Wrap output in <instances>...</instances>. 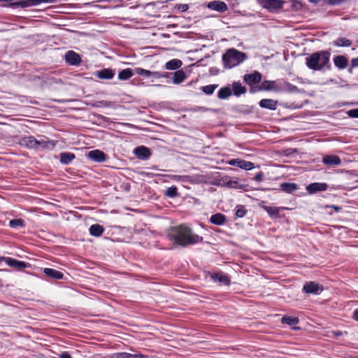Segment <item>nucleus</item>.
I'll use <instances>...</instances> for the list:
<instances>
[{
  "mask_svg": "<svg viewBox=\"0 0 358 358\" xmlns=\"http://www.w3.org/2000/svg\"><path fill=\"white\" fill-rule=\"evenodd\" d=\"M217 85H208L202 87V91L206 94H212L217 88Z\"/></svg>",
  "mask_w": 358,
  "mask_h": 358,
  "instance_id": "38",
  "label": "nucleus"
},
{
  "mask_svg": "<svg viewBox=\"0 0 358 358\" xmlns=\"http://www.w3.org/2000/svg\"><path fill=\"white\" fill-rule=\"evenodd\" d=\"M229 164L231 166H236L244 170H251L255 167L253 163L241 159H231L229 162Z\"/></svg>",
  "mask_w": 358,
  "mask_h": 358,
  "instance_id": "7",
  "label": "nucleus"
},
{
  "mask_svg": "<svg viewBox=\"0 0 358 358\" xmlns=\"http://www.w3.org/2000/svg\"><path fill=\"white\" fill-rule=\"evenodd\" d=\"M75 158V155L71 152H62L60 154V162L64 164L71 163Z\"/></svg>",
  "mask_w": 358,
  "mask_h": 358,
  "instance_id": "29",
  "label": "nucleus"
},
{
  "mask_svg": "<svg viewBox=\"0 0 358 358\" xmlns=\"http://www.w3.org/2000/svg\"><path fill=\"white\" fill-rule=\"evenodd\" d=\"M112 358H132V354L127 352H118L111 355Z\"/></svg>",
  "mask_w": 358,
  "mask_h": 358,
  "instance_id": "39",
  "label": "nucleus"
},
{
  "mask_svg": "<svg viewBox=\"0 0 358 358\" xmlns=\"http://www.w3.org/2000/svg\"><path fill=\"white\" fill-rule=\"evenodd\" d=\"M282 92L288 93H299L301 91L296 86L288 82L281 80L280 92Z\"/></svg>",
  "mask_w": 358,
  "mask_h": 358,
  "instance_id": "16",
  "label": "nucleus"
},
{
  "mask_svg": "<svg viewBox=\"0 0 358 358\" xmlns=\"http://www.w3.org/2000/svg\"><path fill=\"white\" fill-rule=\"evenodd\" d=\"M43 272L47 276L53 279L59 280L64 277V274L61 271L53 268H44Z\"/></svg>",
  "mask_w": 358,
  "mask_h": 358,
  "instance_id": "22",
  "label": "nucleus"
},
{
  "mask_svg": "<svg viewBox=\"0 0 358 358\" xmlns=\"http://www.w3.org/2000/svg\"><path fill=\"white\" fill-rule=\"evenodd\" d=\"M258 3L264 8L267 9L270 12H276L281 9L285 3L282 0H257Z\"/></svg>",
  "mask_w": 358,
  "mask_h": 358,
  "instance_id": "5",
  "label": "nucleus"
},
{
  "mask_svg": "<svg viewBox=\"0 0 358 358\" xmlns=\"http://www.w3.org/2000/svg\"><path fill=\"white\" fill-rule=\"evenodd\" d=\"M333 334L336 336H340L342 335V332L341 331H334Z\"/></svg>",
  "mask_w": 358,
  "mask_h": 358,
  "instance_id": "51",
  "label": "nucleus"
},
{
  "mask_svg": "<svg viewBox=\"0 0 358 358\" xmlns=\"http://www.w3.org/2000/svg\"><path fill=\"white\" fill-rule=\"evenodd\" d=\"M330 52L327 50L319 51L306 57L307 66L314 71H321L324 68L329 69Z\"/></svg>",
  "mask_w": 358,
  "mask_h": 358,
  "instance_id": "2",
  "label": "nucleus"
},
{
  "mask_svg": "<svg viewBox=\"0 0 358 358\" xmlns=\"http://www.w3.org/2000/svg\"><path fill=\"white\" fill-rule=\"evenodd\" d=\"M208 8L220 13L224 12L227 10V6L224 1H213L208 4Z\"/></svg>",
  "mask_w": 358,
  "mask_h": 358,
  "instance_id": "11",
  "label": "nucleus"
},
{
  "mask_svg": "<svg viewBox=\"0 0 358 358\" xmlns=\"http://www.w3.org/2000/svg\"><path fill=\"white\" fill-rule=\"evenodd\" d=\"M281 321H282V323H283V324H287L292 326V325L298 324L299 320L298 317L285 315L282 318Z\"/></svg>",
  "mask_w": 358,
  "mask_h": 358,
  "instance_id": "35",
  "label": "nucleus"
},
{
  "mask_svg": "<svg viewBox=\"0 0 358 358\" xmlns=\"http://www.w3.org/2000/svg\"><path fill=\"white\" fill-rule=\"evenodd\" d=\"M328 185L327 183L324 182H313L310 184L306 187V190L310 194H314L317 192L320 191H325L327 189Z\"/></svg>",
  "mask_w": 358,
  "mask_h": 358,
  "instance_id": "9",
  "label": "nucleus"
},
{
  "mask_svg": "<svg viewBox=\"0 0 358 358\" xmlns=\"http://www.w3.org/2000/svg\"><path fill=\"white\" fill-rule=\"evenodd\" d=\"M65 59L71 65H77L80 62L79 55L71 50L66 53Z\"/></svg>",
  "mask_w": 358,
  "mask_h": 358,
  "instance_id": "12",
  "label": "nucleus"
},
{
  "mask_svg": "<svg viewBox=\"0 0 358 358\" xmlns=\"http://www.w3.org/2000/svg\"><path fill=\"white\" fill-rule=\"evenodd\" d=\"M357 42H358V39H357Z\"/></svg>",
  "mask_w": 358,
  "mask_h": 358,
  "instance_id": "56",
  "label": "nucleus"
},
{
  "mask_svg": "<svg viewBox=\"0 0 358 358\" xmlns=\"http://www.w3.org/2000/svg\"><path fill=\"white\" fill-rule=\"evenodd\" d=\"M263 173L262 172H259L255 176V180L258 181V182H261L262 180H263Z\"/></svg>",
  "mask_w": 358,
  "mask_h": 358,
  "instance_id": "47",
  "label": "nucleus"
},
{
  "mask_svg": "<svg viewBox=\"0 0 358 358\" xmlns=\"http://www.w3.org/2000/svg\"><path fill=\"white\" fill-rule=\"evenodd\" d=\"M210 222L216 225H222L226 222V217L222 213H216L210 217Z\"/></svg>",
  "mask_w": 358,
  "mask_h": 358,
  "instance_id": "25",
  "label": "nucleus"
},
{
  "mask_svg": "<svg viewBox=\"0 0 358 358\" xmlns=\"http://www.w3.org/2000/svg\"><path fill=\"white\" fill-rule=\"evenodd\" d=\"M281 87V80L280 81H275V80H264L262 82L261 86L259 87L252 88L250 92L254 93L258 90H265V91H273L275 92H280Z\"/></svg>",
  "mask_w": 358,
  "mask_h": 358,
  "instance_id": "4",
  "label": "nucleus"
},
{
  "mask_svg": "<svg viewBox=\"0 0 358 358\" xmlns=\"http://www.w3.org/2000/svg\"><path fill=\"white\" fill-rule=\"evenodd\" d=\"M262 75L259 72H255L251 74H245L244 76L245 81L249 85L257 84L261 81Z\"/></svg>",
  "mask_w": 358,
  "mask_h": 358,
  "instance_id": "15",
  "label": "nucleus"
},
{
  "mask_svg": "<svg viewBox=\"0 0 358 358\" xmlns=\"http://www.w3.org/2000/svg\"><path fill=\"white\" fill-rule=\"evenodd\" d=\"M20 144L22 146H24L29 148L36 149V139L31 136H25L20 140Z\"/></svg>",
  "mask_w": 358,
  "mask_h": 358,
  "instance_id": "13",
  "label": "nucleus"
},
{
  "mask_svg": "<svg viewBox=\"0 0 358 358\" xmlns=\"http://www.w3.org/2000/svg\"><path fill=\"white\" fill-rule=\"evenodd\" d=\"M182 61L178 59H173L167 62L165 64V68L167 70H176L181 67Z\"/></svg>",
  "mask_w": 358,
  "mask_h": 358,
  "instance_id": "26",
  "label": "nucleus"
},
{
  "mask_svg": "<svg viewBox=\"0 0 358 358\" xmlns=\"http://www.w3.org/2000/svg\"><path fill=\"white\" fill-rule=\"evenodd\" d=\"M211 278L215 282L217 281V282H219L222 285H229V283H230L229 278L226 275H224V274L213 273V274L211 275Z\"/></svg>",
  "mask_w": 358,
  "mask_h": 358,
  "instance_id": "24",
  "label": "nucleus"
},
{
  "mask_svg": "<svg viewBox=\"0 0 358 358\" xmlns=\"http://www.w3.org/2000/svg\"><path fill=\"white\" fill-rule=\"evenodd\" d=\"M134 73L131 69H126L124 70H122L118 73V78L121 80H126L129 79L132 76Z\"/></svg>",
  "mask_w": 358,
  "mask_h": 358,
  "instance_id": "33",
  "label": "nucleus"
},
{
  "mask_svg": "<svg viewBox=\"0 0 358 358\" xmlns=\"http://www.w3.org/2000/svg\"><path fill=\"white\" fill-rule=\"evenodd\" d=\"M294 151L295 152L296 150H292V149H289V150H287V155L291 154V153H292Z\"/></svg>",
  "mask_w": 358,
  "mask_h": 358,
  "instance_id": "52",
  "label": "nucleus"
},
{
  "mask_svg": "<svg viewBox=\"0 0 358 358\" xmlns=\"http://www.w3.org/2000/svg\"><path fill=\"white\" fill-rule=\"evenodd\" d=\"M189 6L187 4H179L178 8L180 12H185L188 9Z\"/></svg>",
  "mask_w": 358,
  "mask_h": 358,
  "instance_id": "44",
  "label": "nucleus"
},
{
  "mask_svg": "<svg viewBox=\"0 0 358 358\" xmlns=\"http://www.w3.org/2000/svg\"><path fill=\"white\" fill-rule=\"evenodd\" d=\"M24 221L22 219H13L10 220L9 226L12 228H15L17 227H24Z\"/></svg>",
  "mask_w": 358,
  "mask_h": 358,
  "instance_id": "37",
  "label": "nucleus"
},
{
  "mask_svg": "<svg viewBox=\"0 0 358 358\" xmlns=\"http://www.w3.org/2000/svg\"><path fill=\"white\" fill-rule=\"evenodd\" d=\"M334 64L340 69H343L347 67L348 61L347 58L343 55L336 56L334 59Z\"/></svg>",
  "mask_w": 358,
  "mask_h": 358,
  "instance_id": "23",
  "label": "nucleus"
},
{
  "mask_svg": "<svg viewBox=\"0 0 358 358\" xmlns=\"http://www.w3.org/2000/svg\"><path fill=\"white\" fill-rule=\"evenodd\" d=\"M278 101L270 99H264L259 101L260 107L270 110H275Z\"/></svg>",
  "mask_w": 358,
  "mask_h": 358,
  "instance_id": "19",
  "label": "nucleus"
},
{
  "mask_svg": "<svg viewBox=\"0 0 358 358\" xmlns=\"http://www.w3.org/2000/svg\"><path fill=\"white\" fill-rule=\"evenodd\" d=\"M177 194V188L176 187H169L166 193V194L169 197H174Z\"/></svg>",
  "mask_w": 358,
  "mask_h": 358,
  "instance_id": "40",
  "label": "nucleus"
},
{
  "mask_svg": "<svg viewBox=\"0 0 358 358\" xmlns=\"http://www.w3.org/2000/svg\"><path fill=\"white\" fill-rule=\"evenodd\" d=\"M101 103L105 106H108L110 105L108 102H101Z\"/></svg>",
  "mask_w": 358,
  "mask_h": 358,
  "instance_id": "53",
  "label": "nucleus"
},
{
  "mask_svg": "<svg viewBox=\"0 0 358 358\" xmlns=\"http://www.w3.org/2000/svg\"><path fill=\"white\" fill-rule=\"evenodd\" d=\"M187 78L186 74L182 70H178L174 73L173 83L176 85L180 84Z\"/></svg>",
  "mask_w": 358,
  "mask_h": 358,
  "instance_id": "27",
  "label": "nucleus"
},
{
  "mask_svg": "<svg viewBox=\"0 0 358 358\" xmlns=\"http://www.w3.org/2000/svg\"><path fill=\"white\" fill-rule=\"evenodd\" d=\"M352 66V67H357L358 66V57L354 58L351 61Z\"/></svg>",
  "mask_w": 358,
  "mask_h": 358,
  "instance_id": "49",
  "label": "nucleus"
},
{
  "mask_svg": "<svg viewBox=\"0 0 358 358\" xmlns=\"http://www.w3.org/2000/svg\"><path fill=\"white\" fill-rule=\"evenodd\" d=\"M34 1V4L38 3L41 2L40 0H33Z\"/></svg>",
  "mask_w": 358,
  "mask_h": 358,
  "instance_id": "54",
  "label": "nucleus"
},
{
  "mask_svg": "<svg viewBox=\"0 0 358 358\" xmlns=\"http://www.w3.org/2000/svg\"><path fill=\"white\" fill-rule=\"evenodd\" d=\"M246 213V210L245 209V208L242 206L238 207V209L236 210V215L238 217H243L245 216Z\"/></svg>",
  "mask_w": 358,
  "mask_h": 358,
  "instance_id": "41",
  "label": "nucleus"
},
{
  "mask_svg": "<svg viewBox=\"0 0 358 358\" xmlns=\"http://www.w3.org/2000/svg\"><path fill=\"white\" fill-rule=\"evenodd\" d=\"M132 358H148V356L142 354H132Z\"/></svg>",
  "mask_w": 358,
  "mask_h": 358,
  "instance_id": "48",
  "label": "nucleus"
},
{
  "mask_svg": "<svg viewBox=\"0 0 358 358\" xmlns=\"http://www.w3.org/2000/svg\"><path fill=\"white\" fill-rule=\"evenodd\" d=\"M353 318L358 322V310H355L353 313Z\"/></svg>",
  "mask_w": 358,
  "mask_h": 358,
  "instance_id": "50",
  "label": "nucleus"
},
{
  "mask_svg": "<svg viewBox=\"0 0 358 358\" xmlns=\"http://www.w3.org/2000/svg\"><path fill=\"white\" fill-rule=\"evenodd\" d=\"M282 189L287 193H292L297 189V185L295 183L284 182L280 185Z\"/></svg>",
  "mask_w": 358,
  "mask_h": 358,
  "instance_id": "34",
  "label": "nucleus"
},
{
  "mask_svg": "<svg viewBox=\"0 0 358 358\" xmlns=\"http://www.w3.org/2000/svg\"><path fill=\"white\" fill-rule=\"evenodd\" d=\"M309 1L311 2L317 3V2L320 1V0H309Z\"/></svg>",
  "mask_w": 358,
  "mask_h": 358,
  "instance_id": "55",
  "label": "nucleus"
},
{
  "mask_svg": "<svg viewBox=\"0 0 358 358\" xmlns=\"http://www.w3.org/2000/svg\"><path fill=\"white\" fill-rule=\"evenodd\" d=\"M322 162L328 166H338L341 163V160L336 155H327L322 158Z\"/></svg>",
  "mask_w": 358,
  "mask_h": 358,
  "instance_id": "18",
  "label": "nucleus"
},
{
  "mask_svg": "<svg viewBox=\"0 0 358 358\" xmlns=\"http://www.w3.org/2000/svg\"><path fill=\"white\" fill-rule=\"evenodd\" d=\"M232 90L234 95L239 96L246 92L245 87L242 86L241 83L236 82L232 84Z\"/></svg>",
  "mask_w": 358,
  "mask_h": 358,
  "instance_id": "28",
  "label": "nucleus"
},
{
  "mask_svg": "<svg viewBox=\"0 0 358 358\" xmlns=\"http://www.w3.org/2000/svg\"><path fill=\"white\" fill-rule=\"evenodd\" d=\"M5 261L8 266L13 267L15 268H17L18 270H22V269L27 267V266H28V264H27L24 262L18 261L17 259H15L10 258V257L6 258Z\"/></svg>",
  "mask_w": 358,
  "mask_h": 358,
  "instance_id": "14",
  "label": "nucleus"
},
{
  "mask_svg": "<svg viewBox=\"0 0 358 358\" xmlns=\"http://www.w3.org/2000/svg\"><path fill=\"white\" fill-rule=\"evenodd\" d=\"M347 113L350 117L358 118V108L351 109Z\"/></svg>",
  "mask_w": 358,
  "mask_h": 358,
  "instance_id": "42",
  "label": "nucleus"
},
{
  "mask_svg": "<svg viewBox=\"0 0 358 358\" xmlns=\"http://www.w3.org/2000/svg\"><path fill=\"white\" fill-rule=\"evenodd\" d=\"M57 358H72V357L68 352H63L58 355Z\"/></svg>",
  "mask_w": 358,
  "mask_h": 358,
  "instance_id": "45",
  "label": "nucleus"
},
{
  "mask_svg": "<svg viewBox=\"0 0 358 358\" xmlns=\"http://www.w3.org/2000/svg\"><path fill=\"white\" fill-rule=\"evenodd\" d=\"M56 141H49L46 138H43L41 140L36 139V149L41 148L43 149H53L56 145Z\"/></svg>",
  "mask_w": 358,
  "mask_h": 358,
  "instance_id": "17",
  "label": "nucleus"
},
{
  "mask_svg": "<svg viewBox=\"0 0 358 358\" xmlns=\"http://www.w3.org/2000/svg\"><path fill=\"white\" fill-rule=\"evenodd\" d=\"M173 178L176 180H180V181H187L186 179L188 178L187 176H173Z\"/></svg>",
  "mask_w": 358,
  "mask_h": 358,
  "instance_id": "46",
  "label": "nucleus"
},
{
  "mask_svg": "<svg viewBox=\"0 0 358 358\" xmlns=\"http://www.w3.org/2000/svg\"><path fill=\"white\" fill-rule=\"evenodd\" d=\"M103 232V227L98 224H92L90 227V233L94 236H100Z\"/></svg>",
  "mask_w": 358,
  "mask_h": 358,
  "instance_id": "30",
  "label": "nucleus"
},
{
  "mask_svg": "<svg viewBox=\"0 0 358 358\" xmlns=\"http://www.w3.org/2000/svg\"><path fill=\"white\" fill-rule=\"evenodd\" d=\"M303 291L307 294H319L323 291V287L313 281L307 282L303 285Z\"/></svg>",
  "mask_w": 358,
  "mask_h": 358,
  "instance_id": "6",
  "label": "nucleus"
},
{
  "mask_svg": "<svg viewBox=\"0 0 358 358\" xmlns=\"http://www.w3.org/2000/svg\"><path fill=\"white\" fill-rule=\"evenodd\" d=\"M227 185L231 187H233V188H238V181H236V180H229L228 182H227Z\"/></svg>",
  "mask_w": 358,
  "mask_h": 358,
  "instance_id": "43",
  "label": "nucleus"
},
{
  "mask_svg": "<svg viewBox=\"0 0 358 358\" xmlns=\"http://www.w3.org/2000/svg\"><path fill=\"white\" fill-rule=\"evenodd\" d=\"M135 155L140 159H148L151 153L148 148L144 146H139L134 150Z\"/></svg>",
  "mask_w": 358,
  "mask_h": 358,
  "instance_id": "20",
  "label": "nucleus"
},
{
  "mask_svg": "<svg viewBox=\"0 0 358 358\" xmlns=\"http://www.w3.org/2000/svg\"><path fill=\"white\" fill-rule=\"evenodd\" d=\"M246 57L245 53L235 49H230L223 55L222 59L226 66L231 68L243 62Z\"/></svg>",
  "mask_w": 358,
  "mask_h": 358,
  "instance_id": "3",
  "label": "nucleus"
},
{
  "mask_svg": "<svg viewBox=\"0 0 358 358\" xmlns=\"http://www.w3.org/2000/svg\"><path fill=\"white\" fill-rule=\"evenodd\" d=\"M333 44L337 47H350L352 41L346 38L341 37L333 42Z\"/></svg>",
  "mask_w": 358,
  "mask_h": 358,
  "instance_id": "31",
  "label": "nucleus"
},
{
  "mask_svg": "<svg viewBox=\"0 0 358 358\" xmlns=\"http://www.w3.org/2000/svg\"><path fill=\"white\" fill-rule=\"evenodd\" d=\"M134 71L135 73L141 75L144 77H150L151 76H153L154 77L159 78L162 76V75L159 72H151L148 70H145L139 67L135 68Z\"/></svg>",
  "mask_w": 358,
  "mask_h": 358,
  "instance_id": "21",
  "label": "nucleus"
},
{
  "mask_svg": "<svg viewBox=\"0 0 358 358\" xmlns=\"http://www.w3.org/2000/svg\"><path fill=\"white\" fill-rule=\"evenodd\" d=\"M231 95V90L229 87L221 88L218 93L217 96L220 99H225Z\"/></svg>",
  "mask_w": 358,
  "mask_h": 358,
  "instance_id": "32",
  "label": "nucleus"
},
{
  "mask_svg": "<svg viewBox=\"0 0 358 358\" xmlns=\"http://www.w3.org/2000/svg\"><path fill=\"white\" fill-rule=\"evenodd\" d=\"M87 157L92 160L96 162H104L107 158L105 153L99 150H94L90 151L87 154Z\"/></svg>",
  "mask_w": 358,
  "mask_h": 358,
  "instance_id": "8",
  "label": "nucleus"
},
{
  "mask_svg": "<svg viewBox=\"0 0 358 358\" xmlns=\"http://www.w3.org/2000/svg\"><path fill=\"white\" fill-rule=\"evenodd\" d=\"M94 75L101 80H110L115 76V71L111 69H103L95 72Z\"/></svg>",
  "mask_w": 358,
  "mask_h": 358,
  "instance_id": "10",
  "label": "nucleus"
},
{
  "mask_svg": "<svg viewBox=\"0 0 358 358\" xmlns=\"http://www.w3.org/2000/svg\"><path fill=\"white\" fill-rule=\"evenodd\" d=\"M262 208L271 216L278 217L279 215V208L276 207H270L264 206Z\"/></svg>",
  "mask_w": 358,
  "mask_h": 358,
  "instance_id": "36",
  "label": "nucleus"
},
{
  "mask_svg": "<svg viewBox=\"0 0 358 358\" xmlns=\"http://www.w3.org/2000/svg\"><path fill=\"white\" fill-rule=\"evenodd\" d=\"M168 236L171 241L183 247L199 243L203 240L202 237L194 234L192 229L186 224L171 227Z\"/></svg>",
  "mask_w": 358,
  "mask_h": 358,
  "instance_id": "1",
  "label": "nucleus"
}]
</instances>
